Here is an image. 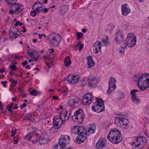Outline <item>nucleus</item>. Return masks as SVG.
Listing matches in <instances>:
<instances>
[{"mask_svg":"<svg viewBox=\"0 0 149 149\" xmlns=\"http://www.w3.org/2000/svg\"><path fill=\"white\" fill-rule=\"evenodd\" d=\"M138 86L141 90H145L149 86V73L142 74L138 79Z\"/></svg>","mask_w":149,"mask_h":149,"instance_id":"f257e3e1","label":"nucleus"},{"mask_svg":"<svg viewBox=\"0 0 149 149\" xmlns=\"http://www.w3.org/2000/svg\"><path fill=\"white\" fill-rule=\"evenodd\" d=\"M107 138L111 142L113 143H118L122 140L120 131H110Z\"/></svg>","mask_w":149,"mask_h":149,"instance_id":"f03ea898","label":"nucleus"},{"mask_svg":"<svg viewBox=\"0 0 149 149\" xmlns=\"http://www.w3.org/2000/svg\"><path fill=\"white\" fill-rule=\"evenodd\" d=\"M48 39L51 46L53 47H57L61 40V38L60 35L54 32L49 35Z\"/></svg>","mask_w":149,"mask_h":149,"instance_id":"7ed1b4c3","label":"nucleus"},{"mask_svg":"<svg viewBox=\"0 0 149 149\" xmlns=\"http://www.w3.org/2000/svg\"><path fill=\"white\" fill-rule=\"evenodd\" d=\"M96 102L94 103L92 106V110L96 112L100 113L105 110V106L103 103L104 101L98 97L96 98Z\"/></svg>","mask_w":149,"mask_h":149,"instance_id":"20e7f679","label":"nucleus"},{"mask_svg":"<svg viewBox=\"0 0 149 149\" xmlns=\"http://www.w3.org/2000/svg\"><path fill=\"white\" fill-rule=\"evenodd\" d=\"M126 44H125L124 48L127 46L129 47H134L136 42V37L133 34L129 33L127 34V38L126 40Z\"/></svg>","mask_w":149,"mask_h":149,"instance_id":"39448f33","label":"nucleus"},{"mask_svg":"<svg viewBox=\"0 0 149 149\" xmlns=\"http://www.w3.org/2000/svg\"><path fill=\"white\" fill-rule=\"evenodd\" d=\"M128 120L125 118L117 117L115 119L114 122L118 126L122 128H126L128 127Z\"/></svg>","mask_w":149,"mask_h":149,"instance_id":"423d86ee","label":"nucleus"},{"mask_svg":"<svg viewBox=\"0 0 149 149\" xmlns=\"http://www.w3.org/2000/svg\"><path fill=\"white\" fill-rule=\"evenodd\" d=\"M53 126L51 128V130H55L59 128L62 125L63 122L62 118L59 116H55L53 119Z\"/></svg>","mask_w":149,"mask_h":149,"instance_id":"0eeeda50","label":"nucleus"},{"mask_svg":"<svg viewBox=\"0 0 149 149\" xmlns=\"http://www.w3.org/2000/svg\"><path fill=\"white\" fill-rule=\"evenodd\" d=\"M70 140V137L68 135H61L59 139L58 143L63 147H66Z\"/></svg>","mask_w":149,"mask_h":149,"instance_id":"6e6552de","label":"nucleus"},{"mask_svg":"<svg viewBox=\"0 0 149 149\" xmlns=\"http://www.w3.org/2000/svg\"><path fill=\"white\" fill-rule=\"evenodd\" d=\"M72 119L76 121L81 123L84 120L83 111L82 110H79L74 113V115L72 116Z\"/></svg>","mask_w":149,"mask_h":149,"instance_id":"1a4fd4ad","label":"nucleus"},{"mask_svg":"<svg viewBox=\"0 0 149 149\" xmlns=\"http://www.w3.org/2000/svg\"><path fill=\"white\" fill-rule=\"evenodd\" d=\"M80 131H77V133H75V132H74V134H79L75 140V142L78 143H83L86 139V133L82 132H81L80 133Z\"/></svg>","mask_w":149,"mask_h":149,"instance_id":"9d476101","label":"nucleus"},{"mask_svg":"<svg viewBox=\"0 0 149 149\" xmlns=\"http://www.w3.org/2000/svg\"><path fill=\"white\" fill-rule=\"evenodd\" d=\"M13 5L12 6V8L14 9H10L9 12L11 15L15 13H19L22 11L24 9L23 5L22 4L14 3Z\"/></svg>","mask_w":149,"mask_h":149,"instance_id":"9b49d317","label":"nucleus"},{"mask_svg":"<svg viewBox=\"0 0 149 149\" xmlns=\"http://www.w3.org/2000/svg\"><path fill=\"white\" fill-rule=\"evenodd\" d=\"M116 79L114 78H110L109 83L108 90L107 91V94L111 93L116 88V86L115 85L116 82Z\"/></svg>","mask_w":149,"mask_h":149,"instance_id":"f8f14e48","label":"nucleus"},{"mask_svg":"<svg viewBox=\"0 0 149 149\" xmlns=\"http://www.w3.org/2000/svg\"><path fill=\"white\" fill-rule=\"evenodd\" d=\"M136 142L137 144L135 146V147H137L139 146L142 147L146 144L147 140L145 138L139 136L136 139Z\"/></svg>","mask_w":149,"mask_h":149,"instance_id":"ddd939ff","label":"nucleus"},{"mask_svg":"<svg viewBox=\"0 0 149 149\" xmlns=\"http://www.w3.org/2000/svg\"><path fill=\"white\" fill-rule=\"evenodd\" d=\"M21 33L18 29L14 27H11L9 30V35L11 38H17Z\"/></svg>","mask_w":149,"mask_h":149,"instance_id":"4468645a","label":"nucleus"},{"mask_svg":"<svg viewBox=\"0 0 149 149\" xmlns=\"http://www.w3.org/2000/svg\"><path fill=\"white\" fill-rule=\"evenodd\" d=\"M93 99V97L90 94L86 93L83 97L82 103L84 105L88 104L92 102Z\"/></svg>","mask_w":149,"mask_h":149,"instance_id":"2eb2a0df","label":"nucleus"},{"mask_svg":"<svg viewBox=\"0 0 149 149\" xmlns=\"http://www.w3.org/2000/svg\"><path fill=\"white\" fill-rule=\"evenodd\" d=\"M115 40L117 44H120L124 42L122 32L118 30L116 34Z\"/></svg>","mask_w":149,"mask_h":149,"instance_id":"dca6fc26","label":"nucleus"},{"mask_svg":"<svg viewBox=\"0 0 149 149\" xmlns=\"http://www.w3.org/2000/svg\"><path fill=\"white\" fill-rule=\"evenodd\" d=\"M106 139L104 138L100 139L96 144V147L99 149H101L105 147L106 144Z\"/></svg>","mask_w":149,"mask_h":149,"instance_id":"f3484780","label":"nucleus"},{"mask_svg":"<svg viewBox=\"0 0 149 149\" xmlns=\"http://www.w3.org/2000/svg\"><path fill=\"white\" fill-rule=\"evenodd\" d=\"M83 81H88V86L90 87H95L97 84V80L96 78H93L91 79L84 78L83 79Z\"/></svg>","mask_w":149,"mask_h":149,"instance_id":"a211bd4d","label":"nucleus"},{"mask_svg":"<svg viewBox=\"0 0 149 149\" xmlns=\"http://www.w3.org/2000/svg\"><path fill=\"white\" fill-rule=\"evenodd\" d=\"M48 136L46 134L42 135L39 139V142L40 144H44L47 143L49 141Z\"/></svg>","mask_w":149,"mask_h":149,"instance_id":"6ab92c4d","label":"nucleus"},{"mask_svg":"<svg viewBox=\"0 0 149 149\" xmlns=\"http://www.w3.org/2000/svg\"><path fill=\"white\" fill-rule=\"evenodd\" d=\"M94 50H95V54L98 53L99 52L101 51V43L100 42L97 41L93 45Z\"/></svg>","mask_w":149,"mask_h":149,"instance_id":"aec40b11","label":"nucleus"},{"mask_svg":"<svg viewBox=\"0 0 149 149\" xmlns=\"http://www.w3.org/2000/svg\"><path fill=\"white\" fill-rule=\"evenodd\" d=\"M80 99L77 97L74 98H70L68 101V104L71 106H73L75 104L78 103Z\"/></svg>","mask_w":149,"mask_h":149,"instance_id":"412c9836","label":"nucleus"},{"mask_svg":"<svg viewBox=\"0 0 149 149\" xmlns=\"http://www.w3.org/2000/svg\"><path fill=\"white\" fill-rule=\"evenodd\" d=\"M127 4H124L121 6L122 15L124 16H127L130 12V10L127 8Z\"/></svg>","mask_w":149,"mask_h":149,"instance_id":"4be33fe9","label":"nucleus"},{"mask_svg":"<svg viewBox=\"0 0 149 149\" xmlns=\"http://www.w3.org/2000/svg\"><path fill=\"white\" fill-rule=\"evenodd\" d=\"M79 77L77 75H70L68 76V80L70 83L74 84L78 81Z\"/></svg>","mask_w":149,"mask_h":149,"instance_id":"5701e85b","label":"nucleus"},{"mask_svg":"<svg viewBox=\"0 0 149 149\" xmlns=\"http://www.w3.org/2000/svg\"><path fill=\"white\" fill-rule=\"evenodd\" d=\"M138 91L136 89H134L131 91L130 94L131 95V97L132 100L133 102L136 103H138L140 102V100L137 97L135 93Z\"/></svg>","mask_w":149,"mask_h":149,"instance_id":"b1692460","label":"nucleus"},{"mask_svg":"<svg viewBox=\"0 0 149 149\" xmlns=\"http://www.w3.org/2000/svg\"><path fill=\"white\" fill-rule=\"evenodd\" d=\"M87 60L88 68H91L95 64L92 59L91 56H89L88 57Z\"/></svg>","mask_w":149,"mask_h":149,"instance_id":"393cba45","label":"nucleus"},{"mask_svg":"<svg viewBox=\"0 0 149 149\" xmlns=\"http://www.w3.org/2000/svg\"><path fill=\"white\" fill-rule=\"evenodd\" d=\"M67 111L65 110V111H63L61 112L60 113V117L61 118H63V120H67L68 119L69 117H67Z\"/></svg>","mask_w":149,"mask_h":149,"instance_id":"a878e982","label":"nucleus"},{"mask_svg":"<svg viewBox=\"0 0 149 149\" xmlns=\"http://www.w3.org/2000/svg\"><path fill=\"white\" fill-rule=\"evenodd\" d=\"M71 64V61L70 57L67 56L64 61V64L65 67H69Z\"/></svg>","mask_w":149,"mask_h":149,"instance_id":"bb28decb","label":"nucleus"},{"mask_svg":"<svg viewBox=\"0 0 149 149\" xmlns=\"http://www.w3.org/2000/svg\"><path fill=\"white\" fill-rule=\"evenodd\" d=\"M88 130H96V126L95 124H89L86 126Z\"/></svg>","mask_w":149,"mask_h":149,"instance_id":"cd10ccee","label":"nucleus"},{"mask_svg":"<svg viewBox=\"0 0 149 149\" xmlns=\"http://www.w3.org/2000/svg\"><path fill=\"white\" fill-rule=\"evenodd\" d=\"M25 118L31 121L34 120V119L33 115L31 113H28L26 114L25 116Z\"/></svg>","mask_w":149,"mask_h":149,"instance_id":"c85d7f7f","label":"nucleus"},{"mask_svg":"<svg viewBox=\"0 0 149 149\" xmlns=\"http://www.w3.org/2000/svg\"><path fill=\"white\" fill-rule=\"evenodd\" d=\"M84 128L82 126H74L72 129L71 130H84Z\"/></svg>","mask_w":149,"mask_h":149,"instance_id":"c756f323","label":"nucleus"},{"mask_svg":"<svg viewBox=\"0 0 149 149\" xmlns=\"http://www.w3.org/2000/svg\"><path fill=\"white\" fill-rule=\"evenodd\" d=\"M84 45L83 44L81 45L80 42H79L77 45L75 47V49L76 50H79L80 51L81 49L83 48Z\"/></svg>","mask_w":149,"mask_h":149,"instance_id":"7c9ffc66","label":"nucleus"},{"mask_svg":"<svg viewBox=\"0 0 149 149\" xmlns=\"http://www.w3.org/2000/svg\"><path fill=\"white\" fill-rule=\"evenodd\" d=\"M114 28V26L112 24H111L109 25L106 28V30L107 31H109L110 32Z\"/></svg>","mask_w":149,"mask_h":149,"instance_id":"2f4dec72","label":"nucleus"},{"mask_svg":"<svg viewBox=\"0 0 149 149\" xmlns=\"http://www.w3.org/2000/svg\"><path fill=\"white\" fill-rule=\"evenodd\" d=\"M38 8H42V4H41V3L40 2H38L37 3H36L33 6L32 9H36Z\"/></svg>","mask_w":149,"mask_h":149,"instance_id":"473e14b6","label":"nucleus"},{"mask_svg":"<svg viewBox=\"0 0 149 149\" xmlns=\"http://www.w3.org/2000/svg\"><path fill=\"white\" fill-rule=\"evenodd\" d=\"M64 147L61 146L58 143V144L55 145L52 148V149H63Z\"/></svg>","mask_w":149,"mask_h":149,"instance_id":"72a5a7b5","label":"nucleus"},{"mask_svg":"<svg viewBox=\"0 0 149 149\" xmlns=\"http://www.w3.org/2000/svg\"><path fill=\"white\" fill-rule=\"evenodd\" d=\"M9 81L11 83V86L12 87H14L17 84V81H15L11 79H10Z\"/></svg>","mask_w":149,"mask_h":149,"instance_id":"f704fd0d","label":"nucleus"},{"mask_svg":"<svg viewBox=\"0 0 149 149\" xmlns=\"http://www.w3.org/2000/svg\"><path fill=\"white\" fill-rule=\"evenodd\" d=\"M32 53L33 54V55L34 57L35 58L37 57V60L39 56V54L38 53V52L36 51H35V50H33Z\"/></svg>","mask_w":149,"mask_h":149,"instance_id":"c9c22d12","label":"nucleus"},{"mask_svg":"<svg viewBox=\"0 0 149 149\" xmlns=\"http://www.w3.org/2000/svg\"><path fill=\"white\" fill-rule=\"evenodd\" d=\"M32 136V135L31 133H29L25 136V138L26 140L29 141L31 138Z\"/></svg>","mask_w":149,"mask_h":149,"instance_id":"e433bc0d","label":"nucleus"},{"mask_svg":"<svg viewBox=\"0 0 149 149\" xmlns=\"http://www.w3.org/2000/svg\"><path fill=\"white\" fill-rule=\"evenodd\" d=\"M38 93L36 89H34L30 93V94L32 95L36 96L37 95Z\"/></svg>","mask_w":149,"mask_h":149,"instance_id":"4c0bfd02","label":"nucleus"},{"mask_svg":"<svg viewBox=\"0 0 149 149\" xmlns=\"http://www.w3.org/2000/svg\"><path fill=\"white\" fill-rule=\"evenodd\" d=\"M102 43H104L105 45L108 43L109 42L108 37H106V39L102 40Z\"/></svg>","mask_w":149,"mask_h":149,"instance_id":"58836bf2","label":"nucleus"},{"mask_svg":"<svg viewBox=\"0 0 149 149\" xmlns=\"http://www.w3.org/2000/svg\"><path fill=\"white\" fill-rule=\"evenodd\" d=\"M28 54L35 61H37V57L35 58L34 57L33 55V54L32 52H29L28 53Z\"/></svg>","mask_w":149,"mask_h":149,"instance_id":"ea45409f","label":"nucleus"},{"mask_svg":"<svg viewBox=\"0 0 149 149\" xmlns=\"http://www.w3.org/2000/svg\"><path fill=\"white\" fill-rule=\"evenodd\" d=\"M124 46L118 49V51L120 54H124L125 48V47L124 48Z\"/></svg>","mask_w":149,"mask_h":149,"instance_id":"a19ab883","label":"nucleus"},{"mask_svg":"<svg viewBox=\"0 0 149 149\" xmlns=\"http://www.w3.org/2000/svg\"><path fill=\"white\" fill-rule=\"evenodd\" d=\"M36 12L35 10H32L31 11L30 14L31 16L33 17H35L37 15Z\"/></svg>","mask_w":149,"mask_h":149,"instance_id":"79ce46f5","label":"nucleus"},{"mask_svg":"<svg viewBox=\"0 0 149 149\" xmlns=\"http://www.w3.org/2000/svg\"><path fill=\"white\" fill-rule=\"evenodd\" d=\"M9 67L11 69V72L15 71L16 69V67L14 65H10Z\"/></svg>","mask_w":149,"mask_h":149,"instance_id":"37998d69","label":"nucleus"},{"mask_svg":"<svg viewBox=\"0 0 149 149\" xmlns=\"http://www.w3.org/2000/svg\"><path fill=\"white\" fill-rule=\"evenodd\" d=\"M77 39H79L80 38H81L82 36L83 35V34L81 33H77Z\"/></svg>","mask_w":149,"mask_h":149,"instance_id":"c03bdc74","label":"nucleus"},{"mask_svg":"<svg viewBox=\"0 0 149 149\" xmlns=\"http://www.w3.org/2000/svg\"><path fill=\"white\" fill-rule=\"evenodd\" d=\"M95 132V131H88L86 133V134H87L88 135H90L94 134Z\"/></svg>","mask_w":149,"mask_h":149,"instance_id":"a18cd8bd","label":"nucleus"},{"mask_svg":"<svg viewBox=\"0 0 149 149\" xmlns=\"http://www.w3.org/2000/svg\"><path fill=\"white\" fill-rule=\"evenodd\" d=\"M12 107L9 105V104L7 106V109L8 111L11 112H13V110L12 109Z\"/></svg>","mask_w":149,"mask_h":149,"instance_id":"49530a36","label":"nucleus"},{"mask_svg":"<svg viewBox=\"0 0 149 149\" xmlns=\"http://www.w3.org/2000/svg\"><path fill=\"white\" fill-rule=\"evenodd\" d=\"M6 2L8 3H9L11 4H13V3H12V1H17V0H6Z\"/></svg>","mask_w":149,"mask_h":149,"instance_id":"de8ad7c7","label":"nucleus"},{"mask_svg":"<svg viewBox=\"0 0 149 149\" xmlns=\"http://www.w3.org/2000/svg\"><path fill=\"white\" fill-rule=\"evenodd\" d=\"M26 106V104L25 103H23L22 105H20L19 106V107L21 109H22L24 107H25Z\"/></svg>","mask_w":149,"mask_h":149,"instance_id":"09e8293b","label":"nucleus"},{"mask_svg":"<svg viewBox=\"0 0 149 149\" xmlns=\"http://www.w3.org/2000/svg\"><path fill=\"white\" fill-rule=\"evenodd\" d=\"M48 9L46 8L41 10H42L43 13H47L48 11Z\"/></svg>","mask_w":149,"mask_h":149,"instance_id":"8fccbe9b","label":"nucleus"},{"mask_svg":"<svg viewBox=\"0 0 149 149\" xmlns=\"http://www.w3.org/2000/svg\"><path fill=\"white\" fill-rule=\"evenodd\" d=\"M138 76H137L135 75L133 76V78L134 79V81H136L137 79H138Z\"/></svg>","mask_w":149,"mask_h":149,"instance_id":"3c124183","label":"nucleus"},{"mask_svg":"<svg viewBox=\"0 0 149 149\" xmlns=\"http://www.w3.org/2000/svg\"><path fill=\"white\" fill-rule=\"evenodd\" d=\"M16 131H11V133L12 134L11 135V137L13 136L16 133Z\"/></svg>","mask_w":149,"mask_h":149,"instance_id":"603ef678","label":"nucleus"},{"mask_svg":"<svg viewBox=\"0 0 149 149\" xmlns=\"http://www.w3.org/2000/svg\"><path fill=\"white\" fill-rule=\"evenodd\" d=\"M20 23V22H19V21H17V22H16V23L14 24V25L15 26H17L19 25Z\"/></svg>","mask_w":149,"mask_h":149,"instance_id":"864d4df0","label":"nucleus"},{"mask_svg":"<svg viewBox=\"0 0 149 149\" xmlns=\"http://www.w3.org/2000/svg\"><path fill=\"white\" fill-rule=\"evenodd\" d=\"M28 64V62L26 60H25L24 63H22V65L23 66H25V65H27Z\"/></svg>","mask_w":149,"mask_h":149,"instance_id":"5fc2aeb1","label":"nucleus"},{"mask_svg":"<svg viewBox=\"0 0 149 149\" xmlns=\"http://www.w3.org/2000/svg\"><path fill=\"white\" fill-rule=\"evenodd\" d=\"M53 99L54 100H56L58 99V98L57 96L54 95L53 97Z\"/></svg>","mask_w":149,"mask_h":149,"instance_id":"6e6d98bb","label":"nucleus"},{"mask_svg":"<svg viewBox=\"0 0 149 149\" xmlns=\"http://www.w3.org/2000/svg\"><path fill=\"white\" fill-rule=\"evenodd\" d=\"M39 8H35V9H33L34 10H36V11L38 13H40V11H41V10H40V9H39Z\"/></svg>","mask_w":149,"mask_h":149,"instance_id":"4d7b16f0","label":"nucleus"},{"mask_svg":"<svg viewBox=\"0 0 149 149\" xmlns=\"http://www.w3.org/2000/svg\"><path fill=\"white\" fill-rule=\"evenodd\" d=\"M83 81H82V84H83V85H85L86 84L88 83V81H83V79L82 80Z\"/></svg>","mask_w":149,"mask_h":149,"instance_id":"13d9d810","label":"nucleus"},{"mask_svg":"<svg viewBox=\"0 0 149 149\" xmlns=\"http://www.w3.org/2000/svg\"><path fill=\"white\" fill-rule=\"evenodd\" d=\"M18 108V106L17 105V104H16L15 105V107H13V109H17Z\"/></svg>","mask_w":149,"mask_h":149,"instance_id":"bf43d9fd","label":"nucleus"},{"mask_svg":"<svg viewBox=\"0 0 149 149\" xmlns=\"http://www.w3.org/2000/svg\"><path fill=\"white\" fill-rule=\"evenodd\" d=\"M22 27L23 28V32H25L26 31V29L25 28V26H23Z\"/></svg>","mask_w":149,"mask_h":149,"instance_id":"052dcab7","label":"nucleus"},{"mask_svg":"<svg viewBox=\"0 0 149 149\" xmlns=\"http://www.w3.org/2000/svg\"><path fill=\"white\" fill-rule=\"evenodd\" d=\"M50 51L49 52L50 53H52L53 52H54V50L53 49H50Z\"/></svg>","mask_w":149,"mask_h":149,"instance_id":"680f3d73","label":"nucleus"},{"mask_svg":"<svg viewBox=\"0 0 149 149\" xmlns=\"http://www.w3.org/2000/svg\"><path fill=\"white\" fill-rule=\"evenodd\" d=\"M25 68L29 70L30 68V67L29 65H28Z\"/></svg>","mask_w":149,"mask_h":149,"instance_id":"e2e57ef3","label":"nucleus"},{"mask_svg":"<svg viewBox=\"0 0 149 149\" xmlns=\"http://www.w3.org/2000/svg\"><path fill=\"white\" fill-rule=\"evenodd\" d=\"M86 31V29L83 28L82 29V31L84 33H85Z\"/></svg>","mask_w":149,"mask_h":149,"instance_id":"0e129e2a","label":"nucleus"},{"mask_svg":"<svg viewBox=\"0 0 149 149\" xmlns=\"http://www.w3.org/2000/svg\"><path fill=\"white\" fill-rule=\"evenodd\" d=\"M13 143L14 144H16L17 143L18 141L17 140H15L13 141Z\"/></svg>","mask_w":149,"mask_h":149,"instance_id":"69168bd1","label":"nucleus"},{"mask_svg":"<svg viewBox=\"0 0 149 149\" xmlns=\"http://www.w3.org/2000/svg\"><path fill=\"white\" fill-rule=\"evenodd\" d=\"M7 81H1V84H6L7 83Z\"/></svg>","mask_w":149,"mask_h":149,"instance_id":"338daca9","label":"nucleus"},{"mask_svg":"<svg viewBox=\"0 0 149 149\" xmlns=\"http://www.w3.org/2000/svg\"><path fill=\"white\" fill-rule=\"evenodd\" d=\"M16 100V98L15 97H13L12 98V100L15 101Z\"/></svg>","mask_w":149,"mask_h":149,"instance_id":"774afa93","label":"nucleus"}]
</instances>
